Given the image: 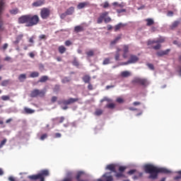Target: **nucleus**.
I'll list each match as a JSON object with an SVG mask.
<instances>
[{"mask_svg": "<svg viewBox=\"0 0 181 181\" xmlns=\"http://www.w3.org/2000/svg\"><path fill=\"white\" fill-rule=\"evenodd\" d=\"M129 76H131V72H129V71H124L121 72L122 77H129Z\"/></svg>", "mask_w": 181, "mask_h": 181, "instance_id": "cd10ccee", "label": "nucleus"}, {"mask_svg": "<svg viewBox=\"0 0 181 181\" xmlns=\"http://www.w3.org/2000/svg\"><path fill=\"white\" fill-rule=\"evenodd\" d=\"M129 52V47L128 45L123 46V57L124 59H127L128 55L127 54Z\"/></svg>", "mask_w": 181, "mask_h": 181, "instance_id": "dca6fc26", "label": "nucleus"}, {"mask_svg": "<svg viewBox=\"0 0 181 181\" xmlns=\"http://www.w3.org/2000/svg\"><path fill=\"white\" fill-rule=\"evenodd\" d=\"M77 181H90L88 174L84 171H78L76 174Z\"/></svg>", "mask_w": 181, "mask_h": 181, "instance_id": "0eeeda50", "label": "nucleus"}, {"mask_svg": "<svg viewBox=\"0 0 181 181\" xmlns=\"http://www.w3.org/2000/svg\"><path fill=\"white\" fill-rule=\"evenodd\" d=\"M6 142H8V139H4L3 141H1L0 149H1V148H4V145L6 144Z\"/></svg>", "mask_w": 181, "mask_h": 181, "instance_id": "a19ab883", "label": "nucleus"}, {"mask_svg": "<svg viewBox=\"0 0 181 181\" xmlns=\"http://www.w3.org/2000/svg\"><path fill=\"white\" fill-rule=\"evenodd\" d=\"M65 13L69 16V15H73V13H74V7L71 6L69 7L66 11Z\"/></svg>", "mask_w": 181, "mask_h": 181, "instance_id": "b1692460", "label": "nucleus"}, {"mask_svg": "<svg viewBox=\"0 0 181 181\" xmlns=\"http://www.w3.org/2000/svg\"><path fill=\"white\" fill-rule=\"evenodd\" d=\"M147 66L148 68H150L151 70L155 69V67L153 66V64H148Z\"/></svg>", "mask_w": 181, "mask_h": 181, "instance_id": "bf43d9fd", "label": "nucleus"}, {"mask_svg": "<svg viewBox=\"0 0 181 181\" xmlns=\"http://www.w3.org/2000/svg\"><path fill=\"white\" fill-rule=\"evenodd\" d=\"M175 173L178 175L174 177V180H179V179H181V170L177 171Z\"/></svg>", "mask_w": 181, "mask_h": 181, "instance_id": "c9c22d12", "label": "nucleus"}, {"mask_svg": "<svg viewBox=\"0 0 181 181\" xmlns=\"http://www.w3.org/2000/svg\"><path fill=\"white\" fill-rule=\"evenodd\" d=\"M115 59L116 62L119 61V53L116 52V54L115 56Z\"/></svg>", "mask_w": 181, "mask_h": 181, "instance_id": "5fc2aeb1", "label": "nucleus"}, {"mask_svg": "<svg viewBox=\"0 0 181 181\" xmlns=\"http://www.w3.org/2000/svg\"><path fill=\"white\" fill-rule=\"evenodd\" d=\"M68 15L66 13V12L64 13H62L61 15H60V18L61 19H65L66 16H67Z\"/></svg>", "mask_w": 181, "mask_h": 181, "instance_id": "4d7b16f0", "label": "nucleus"}, {"mask_svg": "<svg viewBox=\"0 0 181 181\" xmlns=\"http://www.w3.org/2000/svg\"><path fill=\"white\" fill-rule=\"evenodd\" d=\"M142 175H144V173H136V175L134 176H133V179L134 180H136V179H139V177H142Z\"/></svg>", "mask_w": 181, "mask_h": 181, "instance_id": "2f4dec72", "label": "nucleus"}, {"mask_svg": "<svg viewBox=\"0 0 181 181\" xmlns=\"http://www.w3.org/2000/svg\"><path fill=\"white\" fill-rule=\"evenodd\" d=\"M133 105H134V106L141 105V102H134Z\"/></svg>", "mask_w": 181, "mask_h": 181, "instance_id": "338daca9", "label": "nucleus"}, {"mask_svg": "<svg viewBox=\"0 0 181 181\" xmlns=\"http://www.w3.org/2000/svg\"><path fill=\"white\" fill-rule=\"evenodd\" d=\"M83 81H84L86 83L90 84V81L91 80V77L88 75H86L82 78Z\"/></svg>", "mask_w": 181, "mask_h": 181, "instance_id": "5701e85b", "label": "nucleus"}, {"mask_svg": "<svg viewBox=\"0 0 181 181\" xmlns=\"http://www.w3.org/2000/svg\"><path fill=\"white\" fill-rule=\"evenodd\" d=\"M54 93H59L60 91V86L55 85L54 88H53Z\"/></svg>", "mask_w": 181, "mask_h": 181, "instance_id": "79ce46f5", "label": "nucleus"}, {"mask_svg": "<svg viewBox=\"0 0 181 181\" xmlns=\"http://www.w3.org/2000/svg\"><path fill=\"white\" fill-rule=\"evenodd\" d=\"M167 16H173V11H169L167 13Z\"/></svg>", "mask_w": 181, "mask_h": 181, "instance_id": "e2e57ef3", "label": "nucleus"}, {"mask_svg": "<svg viewBox=\"0 0 181 181\" xmlns=\"http://www.w3.org/2000/svg\"><path fill=\"white\" fill-rule=\"evenodd\" d=\"M126 169H127V167H125V166H119V171L120 172V173L125 172Z\"/></svg>", "mask_w": 181, "mask_h": 181, "instance_id": "49530a36", "label": "nucleus"}, {"mask_svg": "<svg viewBox=\"0 0 181 181\" xmlns=\"http://www.w3.org/2000/svg\"><path fill=\"white\" fill-rule=\"evenodd\" d=\"M107 30H111L112 29V25H107Z\"/></svg>", "mask_w": 181, "mask_h": 181, "instance_id": "774afa93", "label": "nucleus"}, {"mask_svg": "<svg viewBox=\"0 0 181 181\" xmlns=\"http://www.w3.org/2000/svg\"><path fill=\"white\" fill-rule=\"evenodd\" d=\"M97 181H114V177H112L111 173H105Z\"/></svg>", "mask_w": 181, "mask_h": 181, "instance_id": "9b49d317", "label": "nucleus"}, {"mask_svg": "<svg viewBox=\"0 0 181 181\" xmlns=\"http://www.w3.org/2000/svg\"><path fill=\"white\" fill-rule=\"evenodd\" d=\"M117 13H122V12H127V9H125V8L117 9Z\"/></svg>", "mask_w": 181, "mask_h": 181, "instance_id": "6e6d98bb", "label": "nucleus"}, {"mask_svg": "<svg viewBox=\"0 0 181 181\" xmlns=\"http://www.w3.org/2000/svg\"><path fill=\"white\" fill-rule=\"evenodd\" d=\"M117 179H120V177H125V175L122 173H117L115 175Z\"/></svg>", "mask_w": 181, "mask_h": 181, "instance_id": "e433bc0d", "label": "nucleus"}, {"mask_svg": "<svg viewBox=\"0 0 181 181\" xmlns=\"http://www.w3.org/2000/svg\"><path fill=\"white\" fill-rule=\"evenodd\" d=\"M4 5L5 2L4 0H0V32H4L5 30V26H4V21L1 19V15H2Z\"/></svg>", "mask_w": 181, "mask_h": 181, "instance_id": "6e6552de", "label": "nucleus"}, {"mask_svg": "<svg viewBox=\"0 0 181 181\" xmlns=\"http://www.w3.org/2000/svg\"><path fill=\"white\" fill-rule=\"evenodd\" d=\"M52 103H56L57 101V97L53 96L51 99Z\"/></svg>", "mask_w": 181, "mask_h": 181, "instance_id": "052dcab7", "label": "nucleus"}, {"mask_svg": "<svg viewBox=\"0 0 181 181\" xmlns=\"http://www.w3.org/2000/svg\"><path fill=\"white\" fill-rule=\"evenodd\" d=\"M169 52H170V49H168L166 50H161V51H158L156 54L158 56V57H162V56H166V54H169Z\"/></svg>", "mask_w": 181, "mask_h": 181, "instance_id": "2eb2a0df", "label": "nucleus"}, {"mask_svg": "<svg viewBox=\"0 0 181 181\" xmlns=\"http://www.w3.org/2000/svg\"><path fill=\"white\" fill-rule=\"evenodd\" d=\"M116 102L119 104H122L124 103V99H122V98H117L116 99Z\"/></svg>", "mask_w": 181, "mask_h": 181, "instance_id": "de8ad7c7", "label": "nucleus"}, {"mask_svg": "<svg viewBox=\"0 0 181 181\" xmlns=\"http://www.w3.org/2000/svg\"><path fill=\"white\" fill-rule=\"evenodd\" d=\"M127 173L128 175H134V173H136V170H130Z\"/></svg>", "mask_w": 181, "mask_h": 181, "instance_id": "13d9d810", "label": "nucleus"}, {"mask_svg": "<svg viewBox=\"0 0 181 181\" xmlns=\"http://www.w3.org/2000/svg\"><path fill=\"white\" fill-rule=\"evenodd\" d=\"M110 12L108 11H104L101 13L97 19V23L100 25L103 23V21L105 23H110V22H112V19L111 18V17L108 16Z\"/></svg>", "mask_w": 181, "mask_h": 181, "instance_id": "39448f33", "label": "nucleus"}, {"mask_svg": "<svg viewBox=\"0 0 181 181\" xmlns=\"http://www.w3.org/2000/svg\"><path fill=\"white\" fill-rule=\"evenodd\" d=\"M124 26H125V25L122 24V23H119V24L116 25L115 26V32H118V30H119L121 28H124Z\"/></svg>", "mask_w": 181, "mask_h": 181, "instance_id": "393cba45", "label": "nucleus"}, {"mask_svg": "<svg viewBox=\"0 0 181 181\" xmlns=\"http://www.w3.org/2000/svg\"><path fill=\"white\" fill-rule=\"evenodd\" d=\"M22 39H23V34H20L16 37V40L13 41V43L14 45H19V42H21Z\"/></svg>", "mask_w": 181, "mask_h": 181, "instance_id": "a211bd4d", "label": "nucleus"}, {"mask_svg": "<svg viewBox=\"0 0 181 181\" xmlns=\"http://www.w3.org/2000/svg\"><path fill=\"white\" fill-rule=\"evenodd\" d=\"M24 111L25 114H33V112H35V110H32L29 107H25Z\"/></svg>", "mask_w": 181, "mask_h": 181, "instance_id": "7c9ffc66", "label": "nucleus"}, {"mask_svg": "<svg viewBox=\"0 0 181 181\" xmlns=\"http://www.w3.org/2000/svg\"><path fill=\"white\" fill-rule=\"evenodd\" d=\"M106 169L110 170L111 172H114L115 173H117V171L115 170V165L114 164H110L107 165Z\"/></svg>", "mask_w": 181, "mask_h": 181, "instance_id": "6ab92c4d", "label": "nucleus"}, {"mask_svg": "<svg viewBox=\"0 0 181 181\" xmlns=\"http://www.w3.org/2000/svg\"><path fill=\"white\" fill-rule=\"evenodd\" d=\"M66 50H67V49L66 48V47H64V45H60L58 47V52L59 53H60L61 54H63L64 53H66Z\"/></svg>", "mask_w": 181, "mask_h": 181, "instance_id": "aec40b11", "label": "nucleus"}, {"mask_svg": "<svg viewBox=\"0 0 181 181\" xmlns=\"http://www.w3.org/2000/svg\"><path fill=\"white\" fill-rule=\"evenodd\" d=\"M70 82V78L68 77H65L62 79V83H69Z\"/></svg>", "mask_w": 181, "mask_h": 181, "instance_id": "3c124183", "label": "nucleus"}, {"mask_svg": "<svg viewBox=\"0 0 181 181\" xmlns=\"http://www.w3.org/2000/svg\"><path fill=\"white\" fill-rule=\"evenodd\" d=\"M145 21L146 22V26H152L155 24V21L152 18H146Z\"/></svg>", "mask_w": 181, "mask_h": 181, "instance_id": "4be33fe9", "label": "nucleus"}, {"mask_svg": "<svg viewBox=\"0 0 181 181\" xmlns=\"http://www.w3.org/2000/svg\"><path fill=\"white\" fill-rule=\"evenodd\" d=\"M18 80L21 82L23 81V80H26V74H20L18 76Z\"/></svg>", "mask_w": 181, "mask_h": 181, "instance_id": "72a5a7b5", "label": "nucleus"}, {"mask_svg": "<svg viewBox=\"0 0 181 181\" xmlns=\"http://www.w3.org/2000/svg\"><path fill=\"white\" fill-rule=\"evenodd\" d=\"M137 62H139V57H138L136 55L131 54L129 60L127 62L123 63V64L124 66L128 64H135V63H137Z\"/></svg>", "mask_w": 181, "mask_h": 181, "instance_id": "9d476101", "label": "nucleus"}, {"mask_svg": "<svg viewBox=\"0 0 181 181\" xmlns=\"http://www.w3.org/2000/svg\"><path fill=\"white\" fill-rule=\"evenodd\" d=\"M144 170L146 173H149L150 175L148 177V179H151V180H156L159 173H164L165 175L172 173L171 170L163 168H158L151 164L146 165Z\"/></svg>", "mask_w": 181, "mask_h": 181, "instance_id": "f257e3e1", "label": "nucleus"}, {"mask_svg": "<svg viewBox=\"0 0 181 181\" xmlns=\"http://www.w3.org/2000/svg\"><path fill=\"white\" fill-rule=\"evenodd\" d=\"M165 42V39L160 38L158 40H148L147 41V46H150L149 49H153L154 50H159L160 47H162V45L160 43H163Z\"/></svg>", "mask_w": 181, "mask_h": 181, "instance_id": "20e7f679", "label": "nucleus"}, {"mask_svg": "<svg viewBox=\"0 0 181 181\" xmlns=\"http://www.w3.org/2000/svg\"><path fill=\"white\" fill-rule=\"evenodd\" d=\"M47 138V134H44L40 136V140L41 141H45Z\"/></svg>", "mask_w": 181, "mask_h": 181, "instance_id": "8fccbe9b", "label": "nucleus"}, {"mask_svg": "<svg viewBox=\"0 0 181 181\" xmlns=\"http://www.w3.org/2000/svg\"><path fill=\"white\" fill-rule=\"evenodd\" d=\"M40 19L39 18V16L34 15L32 16L30 14L21 16L18 18V23L23 24L25 23V26L27 28H32L33 26H36L37 23H39Z\"/></svg>", "mask_w": 181, "mask_h": 181, "instance_id": "f03ea898", "label": "nucleus"}, {"mask_svg": "<svg viewBox=\"0 0 181 181\" xmlns=\"http://www.w3.org/2000/svg\"><path fill=\"white\" fill-rule=\"evenodd\" d=\"M39 39L40 40H46L47 37H46V35H41L39 36Z\"/></svg>", "mask_w": 181, "mask_h": 181, "instance_id": "864d4df0", "label": "nucleus"}, {"mask_svg": "<svg viewBox=\"0 0 181 181\" xmlns=\"http://www.w3.org/2000/svg\"><path fill=\"white\" fill-rule=\"evenodd\" d=\"M105 107L109 108L110 110H114V108H115V104L109 103V104L106 105Z\"/></svg>", "mask_w": 181, "mask_h": 181, "instance_id": "f704fd0d", "label": "nucleus"}, {"mask_svg": "<svg viewBox=\"0 0 181 181\" xmlns=\"http://www.w3.org/2000/svg\"><path fill=\"white\" fill-rule=\"evenodd\" d=\"M10 97L9 95H2L1 96V100H3V101H8L10 100Z\"/></svg>", "mask_w": 181, "mask_h": 181, "instance_id": "a18cd8bd", "label": "nucleus"}, {"mask_svg": "<svg viewBox=\"0 0 181 181\" xmlns=\"http://www.w3.org/2000/svg\"><path fill=\"white\" fill-rule=\"evenodd\" d=\"M1 85L3 86V87H6V86H8L9 85V80H4L1 82Z\"/></svg>", "mask_w": 181, "mask_h": 181, "instance_id": "58836bf2", "label": "nucleus"}, {"mask_svg": "<svg viewBox=\"0 0 181 181\" xmlns=\"http://www.w3.org/2000/svg\"><path fill=\"white\" fill-rule=\"evenodd\" d=\"M49 80V76H42L39 80V83H46Z\"/></svg>", "mask_w": 181, "mask_h": 181, "instance_id": "bb28decb", "label": "nucleus"}, {"mask_svg": "<svg viewBox=\"0 0 181 181\" xmlns=\"http://www.w3.org/2000/svg\"><path fill=\"white\" fill-rule=\"evenodd\" d=\"M179 25H180V21H175L170 25V29H172V30L176 29V28H177L179 26Z\"/></svg>", "mask_w": 181, "mask_h": 181, "instance_id": "412c9836", "label": "nucleus"}, {"mask_svg": "<svg viewBox=\"0 0 181 181\" xmlns=\"http://www.w3.org/2000/svg\"><path fill=\"white\" fill-rule=\"evenodd\" d=\"M49 175V170L45 169L40 170L37 174L28 175V179L30 181H45V177Z\"/></svg>", "mask_w": 181, "mask_h": 181, "instance_id": "7ed1b4c3", "label": "nucleus"}, {"mask_svg": "<svg viewBox=\"0 0 181 181\" xmlns=\"http://www.w3.org/2000/svg\"><path fill=\"white\" fill-rule=\"evenodd\" d=\"M64 45H65V46L69 47V46H71V45H73V43L70 40H66V41H65Z\"/></svg>", "mask_w": 181, "mask_h": 181, "instance_id": "09e8293b", "label": "nucleus"}, {"mask_svg": "<svg viewBox=\"0 0 181 181\" xmlns=\"http://www.w3.org/2000/svg\"><path fill=\"white\" fill-rule=\"evenodd\" d=\"M30 97L35 98L36 97H45V91L39 89H34L30 93Z\"/></svg>", "mask_w": 181, "mask_h": 181, "instance_id": "1a4fd4ad", "label": "nucleus"}, {"mask_svg": "<svg viewBox=\"0 0 181 181\" xmlns=\"http://www.w3.org/2000/svg\"><path fill=\"white\" fill-rule=\"evenodd\" d=\"M80 100L78 98H69L68 100H62L61 103L64 105H70L71 104H74V103H77Z\"/></svg>", "mask_w": 181, "mask_h": 181, "instance_id": "f8f14e48", "label": "nucleus"}, {"mask_svg": "<svg viewBox=\"0 0 181 181\" xmlns=\"http://www.w3.org/2000/svg\"><path fill=\"white\" fill-rule=\"evenodd\" d=\"M54 138H62V134L60 133H56L54 134Z\"/></svg>", "mask_w": 181, "mask_h": 181, "instance_id": "680f3d73", "label": "nucleus"}, {"mask_svg": "<svg viewBox=\"0 0 181 181\" xmlns=\"http://www.w3.org/2000/svg\"><path fill=\"white\" fill-rule=\"evenodd\" d=\"M103 115V110L98 109L95 112V115H97L98 117H100V115Z\"/></svg>", "mask_w": 181, "mask_h": 181, "instance_id": "ea45409f", "label": "nucleus"}, {"mask_svg": "<svg viewBox=\"0 0 181 181\" xmlns=\"http://www.w3.org/2000/svg\"><path fill=\"white\" fill-rule=\"evenodd\" d=\"M93 85L90 83H89L88 86V89L91 90H93Z\"/></svg>", "mask_w": 181, "mask_h": 181, "instance_id": "0e129e2a", "label": "nucleus"}, {"mask_svg": "<svg viewBox=\"0 0 181 181\" xmlns=\"http://www.w3.org/2000/svg\"><path fill=\"white\" fill-rule=\"evenodd\" d=\"M18 12H19V10L18 8H15L10 11V13H11V15H16Z\"/></svg>", "mask_w": 181, "mask_h": 181, "instance_id": "c03bdc74", "label": "nucleus"}, {"mask_svg": "<svg viewBox=\"0 0 181 181\" xmlns=\"http://www.w3.org/2000/svg\"><path fill=\"white\" fill-rule=\"evenodd\" d=\"M72 64L76 67H78L80 66V63H78V61H77L76 59L72 62Z\"/></svg>", "mask_w": 181, "mask_h": 181, "instance_id": "37998d69", "label": "nucleus"}, {"mask_svg": "<svg viewBox=\"0 0 181 181\" xmlns=\"http://www.w3.org/2000/svg\"><path fill=\"white\" fill-rule=\"evenodd\" d=\"M8 49V43H5L3 45V49L6 50Z\"/></svg>", "mask_w": 181, "mask_h": 181, "instance_id": "69168bd1", "label": "nucleus"}, {"mask_svg": "<svg viewBox=\"0 0 181 181\" xmlns=\"http://www.w3.org/2000/svg\"><path fill=\"white\" fill-rule=\"evenodd\" d=\"M40 15L42 19H47L49 16H50V10L48 8H42Z\"/></svg>", "mask_w": 181, "mask_h": 181, "instance_id": "ddd939ff", "label": "nucleus"}, {"mask_svg": "<svg viewBox=\"0 0 181 181\" xmlns=\"http://www.w3.org/2000/svg\"><path fill=\"white\" fill-rule=\"evenodd\" d=\"M132 83L133 84H139L140 86H143V87H147L149 86V81L146 78H134Z\"/></svg>", "mask_w": 181, "mask_h": 181, "instance_id": "423d86ee", "label": "nucleus"}, {"mask_svg": "<svg viewBox=\"0 0 181 181\" xmlns=\"http://www.w3.org/2000/svg\"><path fill=\"white\" fill-rule=\"evenodd\" d=\"M64 119H66V118L62 116L52 119V121L54 122V124H63V122H64Z\"/></svg>", "mask_w": 181, "mask_h": 181, "instance_id": "4468645a", "label": "nucleus"}, {"mask_svg": "<svg viewBox=\"0 0 181 181\" xmlns=\"http://www.w3.org/2000/svg\"><path fill=\"white\" fill-rule=\"evenodd\" d=\"M111 63V61L110 59V58H105L104 60H103V64L104 66L107 65V64H110Z\"/></svg>", "mask_w": 181, "mask_h": 181, "instance_id": "4c0bfd02", "label": "nucleus"}, {"mask_svg": "<svg viewBox=\"0 0 181 181\" xmlns=\"http://www.w3.org/2000/svg\"><path fill=\"white\" fill-rule=\"evenodd\" d=\"M42 5H45V0H37L33 3V6H42Z\"/></svg>", "mask_w": 181, "mask_h": 181, "instance_id": "f3484780", "label": "nucleus"}, {"mask_svg": "<svg viewBox=\"0 0 181 181\" xmlns=\"http://www.w3.org/2000/svg\"><path fill=\"white\" fill-rule=\"evenodd\" d=\"M83 30H84V28L83 27H81V25H77L74 28V31L76 32V33L83 32Z\"/></svg>", "mask_w": 181, "mask_h": 181, "instance_id": "a878e982", "label": "nucleus"}, {"mask_svg": "<svg viewBox=\"0 0 181 181\" xmlns=\"http://www.w3.org/2000/svg\"><path fill=\"white\" fill-rule=\"evenodd\" d=\"M86 54L88 56V57H93V56H94V50L90 49L86 52Z\"/></svg>", "mask_w": 181, "mask_h": 181, "instance_id": "473e14b6", "label": "nucleus"}, {"mask_svg": "<svg viewBox=\"0 0 181 181\" xmlns=\"http://www.w3.org/2000/svg\"><path fill=\"white\" fill-rule=\"evenodd\" d=\"M39 76H40V74H39V72H37V71H33V72H31V74H30V77L31 78H36V77H39Z\"/></svg>", "mask_w": 181, "mask_h": 181, "instance_id": "c756f323", "label": "nucleus"}, {"mask_svg": "<svg viewBox=\"0 0 181 181\" xmlns=\"http://www.w3.org/2000/svg\"><path fill=\"white\" fill-rule=\"evenodd\" d=\"M87 5H88V2L79 3L78 5V9H83V8H85Z\"/></svg>", "mask_w": 181, "mask_h": 181, "instance_id": "c85d7f7f", "label": "nucleus"}, {"mask_svg": "<svg viewBox=\"0 0 181 181\" xmlns=\"http://www.w3.org/2000/svg\"><path fill=\"white\" fill-rule=\"evenodd\" d=\"M110 6V3L108 1H105L103 6V7L105 9Z\"/></svg>", "mask_w": 181, "mask_h": 181, "instance_id": "603ef678", "label": "nucleus"}]
</instances>
